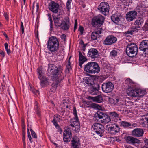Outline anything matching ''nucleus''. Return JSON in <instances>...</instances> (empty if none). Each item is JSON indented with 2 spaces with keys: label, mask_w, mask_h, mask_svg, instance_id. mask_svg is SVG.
Returning a JSON list of instances; mask_svg holds the SVG:
<instances>
[{
  "label": "nucleus",
  "mask_w": 148,
  "mask_h": 148,
  "mask_svg": "<svg viewBox=\"0 0 148 148\" xmlns=\"http://www.w3.org/2000/svg\"><path fill=\"white\" fill-rule=\"evenodd\" d=\"M47 71L48 75L50 76L55 81L52 84V89H53V91L54 92L59 83L64 79L63 68L60 65L57 67L54 64H50L48 65Z\"/></svg>",
  "instance_id": "obj_1"
},
{
  "label": "nucleus",
  "mask_w": 148,
  "mask_h": 148,
  "mask_svg": "<svg viewBox=\"0 0 148 148\" xmlns=\"http://www.w3.org/2000/svg\"><path fill=\"white\" fill-rule=\"evenodd\" d=\"M125 85L127 87V93L128 95L134 97H141L145 94V91L140 89L136 88L135 83L130 78L127 79L125 81Z\"/></svg>",
  "instance_id": "obj_2"
},
{
  "label": "nucleus",
  "mask_w": 148,
  "mask_h": 148,
  "mask_svg": "<svg viewBox=\"0 0 148 148\" xmlns=\"http://www.w3.org/2000/svg\"><path fill=\"white\" fill-rule=\"evenodd\" d=\"M84 71L90 74H95L99 73L100 68L97 62H90L84 66Z\"/></svg>",
  "instance_id": "obj_3"
},
{
  "label": "nucleus",
  "mask_w": 148,
  "mask_h": 148,
  "mask_svg": "<svg viewBox=\"0 0 148 148\" xmlns=\"http://www.w3.org/2000/svg\"><path fill=\"white\" fill-rule=\"evenodd\" d=\"M59 47V40L55 36H51L48 40L47 48L48 49L53 53L58 51Z\"/></svg>",
  "instance_id": "obj_4"
},
{
  "label": "nucleus",
  "mask_w": 148,
  "mask_h": 148,
  "mask_svg": "<svg viewBox=\"0 0 148 148\" xmlns=\"http://www.w3.org/2000/svg\"><path fill=\"white\" fill-rule=\"evenodd\" d=\"M37 72L38 78L40 81L41 86L42 87H45L49 85V80L44 75L42 71V68L41 67L38 68Z\"/></svg>",
  "instance_id": "obj_5"
},
{
  "label": "nucleus",
  "mask_w": 148,
  "mask_h": 148,
  "mask_svg": "<svg viewBox=\"0 0 148 148\" xmlns=\"http://www.w3.org/2000/svg\"><path fill=\"white\" fill-rule=\"evenodd\" d=\"M105 19V17L102 15L98 14L93 17L92 24L93 26L95 27H100L103 23Z\"/></svg>",
  "instance_id": "obj_6"
},
{
  "label": "nucleus",
  "mask_w": 148,
  "mask_h": 148,
  "mask_svg": "<svg viewBox=\"0 0 148 148\" xmlns=\"http://www.w3.org/2000/svg\"><path fill=\"white\" fill-rule=\"evenodd\" d=\"M97 9L100 13L106 16L109 12V6L107 2H103L100 4Z\"/></svg>",
  "instance_id": "obj_7"
},
{
  "label": "nucleus",
  "mask_w": 148,
  "mask_h": 148,
  "mask_svg": "<svg viewBox=\"0 0 148 148\" xmlns=\"http://www.w3.org/2000/svg\"><path fill=\"white\" fill-rule=\"evenodd\" d=\"M138 51L137 45L134 43H131L128 45L126 49V53L127 55L130 57H132L131 55L136 54Z\"/></svg>",
  "instance_id": "obj_8"
},
{
  "label": "nucleus",
  "mask_w": 148,
  "mask_h": 148,
  "mask_svg": "<svg viewBox=\"0 0 148 148\" xmlns=\"http://www.w3.org/2000/svg\"><path fill=\"white\" fill-rule=\"evenodd\" d=\"M69 127H71L73 130L75 132H78L80 129V126L78 118H73L70 121Z\"/></svg>",
  "instance_id": "obj_9"
},
{
  "label": "nucleus",
  "mask_w": 148,
  "mask_h": 148,
  "mask_svg": "<svg viewBox=\"0 0 148 148\" xmlns=\"http://www.w3.org/2000/svg\"><path fill=\"white\" fill-rule=\"evenodd\" d=\"M92 128L95 131L99 136L101 137L103 136L104 127L102 125L99 123H94L92 126Z\"/></svg>",
  "instance_id": "obj_10"
},
{
  "label": "nucleus",
  "mask_w": 148,
  "mask_h": 148,
  "mask_svg": "<svg viewBox=\"0 0 148 148\" xmlns=\"http://www.w3.org/2000/svg\"><path fill=\"white\" fill-rule=\"evenodd\" d=\"M109 101L111 104L115 106H125L126 104L125 101L122 100L121 98L118 97L112 98H110Z\"/></svg>",
  "instance_id": "obj_11"
},
{
  "label": "nucleus",
  "mask_w": 148,
  "mask_h": 148,
  "mask_svg": "<svg viewBox=\"0 0 148 148\" xmlns=\"http://www.w3.org/2000/svg\"><path fill=\"white\" fill-rule=\"evenodd\" d=\"M71 127H68L63 133V140L64 142H69L72 138Z\"/></svg>",
  "instance_id": "obj_12"
},
{
  "label": "nucleus",
  "mask_w": 148,
  "mask_h": 148,
  "mask_svg": "<svg viewBox=\"0 0 148 148\" xmlns=\"http://www.w3.org/2000/svg\"><path fill=\"white\" fill-rule=\"evenodd\" d=\"M114 88V85L111 82L104 83L102 85V90L106 93L111 92L113 90Z\"/></svg>",
  "instance_id": "obj_13"
},
{
  "label": "nucleus",
  "mask_w": 148,
  "mask_h": 148,
  "mask_svg": "<svg viewBox=\"0 0 148 148\" xmlns=\"http://www.w3.org/2000/svg\"><path fill=\"white\" fill-rule=\"evenodd\" d=\"M117 39L112 35L108 36L104 41L103 44L105 45H110L115 43L117 41Z\"/></svg>",
  "instance_id": "obj_14"
},
{
  "label": "nucleus",
  "mask_w": 148,
  "mask_h": 148,
  "mask_svg": "<svg viewBox=\"0 0 148 148\" xmlns=\"http://www.w3.org/2000/svg\"><path fill=\"white\" fill-rule=\"evenodd\" d=\"M137 16V12L135 11H131L127 12L125 16L127 21H130L135 19Z\"/></svg>",
  "instance_id": "obj_15"
},
{
  "label": "nucleus",
  "mask_w": 148,
  "mask_h": 148,
  "mask_svg": "<svg viewBox=\"0 0 148 148\" xmlns=\"http://www.w3.org/2000/svg\"><path fill=\"white\" fill-rule=\"evenodd\" d=\"M126 142L128 144L134 145L141 143L140 140L134 137L131 136H126L124 138Z\"/></svg>",
  "instance_id": "obj_16"
},
{
  "label": "nucleus",
  "mask_w": 148,
  "mask_h": 148,
  "mask_svg": "<svg viewBox=\"0 0 148 148\" xmlns=\"http://www.w3.org/2000/svg\"><path fill=\"white\" fill-rule=\"evenodd\" d=\"M88 56L91 59L97 58L99 56V52L95 48H91L89 50Z\"/></svg>",
  "instance_id": "obj_17"
},
{
  "label": "nucleus",
  "mask_w": 148,
  "mask_h": 148,
  "mask_svg": "<svg viewBox=\"0 0 148 148\" xmlns=\"http://www.w3.org/2000/svg\"><path fill=\"white\" fill-rule=\"evenodd\" d=\"M139 49L143 51L145 53H148V40H143L141 42L140 45Z\"/></svg>",
  "instance_id": "obj_18"
},
{
  "label": "nucleus",
  "mask_w": 148,
  "mask_h": 148,
  "mask_svg": "<svg viewBox=\"0 0 148 148\" xmlns=\"http://www.w3.org/2000/svg\"><path fill=\"white\" fill-rule=\"evenodd\" d=\"M59 5L54 1H51L49 4V9L53 13H56L58 11Z\"/></svg>",
  "instance_id": "obj_19"
},
{
  "label": "nucleus",
  "mask_w": 148,
  "mask_h": 148,
  "mask_svg": "<svg viewBox=\"0 0 148 148\" xmlns=\"http://www.w3.org/2000/svg\"><path fill=\"white\" fill-rule=\"evenodd\" d=\"M144 131L141 128H136L133 130L132 132V136L136 137H140L143 134Z\"/></svg>",
  "instance_id": "obj_20"
},
{
  "label": "nucleus",
  "mask_w": 148,
  "mask_h": 148,
  "mask_svg": "<svg viewBox=\"0 0 148 148\" xmlns=\"http://www.w3.org/2000/svg\"><path fill=\"white\" fill-rule=\"evenodd\" d=\"M109 116L110 117L112 123L116 122L118 120V118H119V114L115 111H113L109 113Z\"/></svg>",
  "instance_id": "obj_21"
},
{
  "label": "nucleus",
  "mask_w": 148,
  "mask_h": 148,
  "mask_svg": "<svg viewBox=\"0 0 148 148\" xmlns=\"http://www.w3.org/2000/svg\"><path fill=\"white\" fill-rule=\"evenodd\" d=\"M71 145L73 148H79L80 144L79 139L76 136L73 137L71 141Z\"/></svg>",
  "instance_id": "obj_22"
},
{
  "label": "nucleus",
  "mask_w": 148,
  "mask_h": 148,
  "mask_svg": "<svg viewBox=\"0 0 148 148\" xmlns=\"http://www.w3.org/2000/svg\"><path fill=\"white\" fill-rule=\"evenodd\" d=\"M22 139L23 142V145L25 146L26 145L25 141V123L24 122V119L23 117L22 118Z\"/></svg>",
  "instance_id": "obj_23"
},
{
  "label": "nucleus",
  "mask_w": 148,
  "mask_h": 148,
  "mask_svg": "<svg viewBox=\"0 0 148 148\" xmlns=\"http://www.w3.org/2000/svg\"><path fill=\"white\" fill-rule=\"evenodd\" d=\"M120 129L118 125L114 123L113 124L111 127H109L108 130L110 133L115 134L119 132Z\"/></svg>",
  "instance_id": "obj_24"
},
{
  "label": "nucleus",
  "mask_w": 148,
  "mask_h": 148,
  "mask_svg": "<svg viewBox=\"0 0 148 148\" xmlns=\"http://www.w3.org/2000/svg\"><path fill=\"white\" fill-rule=\"evenodd\" d=\"M70 25L69 20L66 19L62 21L60 24V27L63 29L67 30L69 28Z\"/></svg>",
  "instance_id": "obj_25"
},
{
  "label": "nucleus",
  "mask_w": 148,
  "mask_h": 148,
  "mask_svg": "<svg viewBox=\"0 0 148 148\" xmlns=\"http://www.w3.org/2000/svg\"><path fill=\"white\" fill-rule=\"evenodd\" d=\"M61 120L60 116L58 114H56L54 115L53 119L52 122L57 129L60 128L59 125L58 124V122H60Z\"/></svg>",
  "instance_id": "obj_26"
},
{
  "label": "nucleus",
  "mask_w": 148,
  "mask_h": 148,
  "mask_svg": "<svg viewBox=\"0 0 148 148\" xmlns=\"http://www.w3.org/2000/svg\"><path fill=\"white\" fill-rule=\"evenodd\" d=\"M82 53L80 51H79V66L81 67H82V64L85 62L87 60L85 56L84 55V53L83 52Z\"/></svg>",
  "instance_id": "obj_27"
},
{
  "label": "nucleus",
  "mask_w": 148,
  "mask_h": 148,
  "mask_svg": "<svg viewBox=\"0 0 148 148\" xmlns=\"http://www.w3.org/2000/svg\"><path fill=\"white\" fill-rule=\"evenodd\" d=\"M99 88V85L96 84H95L91 88L90 93L93 95H96L98 92Z\"/></svg>",
  "instance_id": "obj_28"
},
{
  "label": "nucleus",
  "mask_w": 148,
  "mask_h": 148,
  "mask_svg": "<svg viewBox=\"0 0 148 148\" xmlns=\"http://www.w3.org/2000/svg\"><path fill=\"white\" fill-rule=\"evenodd\" d=\"M88 98L89 99L92 100L93 101L98 103H100L103 101V98L100 95L95 97L89 96Z\"/></svg>",
  "instance_id": "obj_29"
},
{
  "label": "nucleus",
  "mask_w": 148,
  "mask_h": 148,
  "mask_svg": "<svg viewBox=\"0 0 148 148\" xmlns=\"http://www.w3.org/2000/svg\"><path fill=\"white\" fill-rule=\"evenodd\" d=\"M103 118V119L101 120V123L102 124H106L110 122L112 123V121L111 120V119H110L109 115L107 114H106L104 117V118Z\"/></svg>",
  "instance_id": "obj_30"
},
{
  "label": "nucleus",
  "mask_w": 148,
  "mask_h": 148,
  "mask_svg": "<svg viewBox=\"0 0 148 148\" xmlns=\"http://www.w3.org/2000/svg\"><path fill=\"white\" fill-rule=\"evenodd\" d=\"M111 19L112 21L117 25L120 23V20L118 16L115 14H113L111 16Z\"/></svg>",
  "instance_id": "obj_31"
},
{
  "label": "nucleus",
  "mask_w": 148,
  "mask_h": 148,
  "mask_svg": "<svg viewBox=\"0 0 148 148\" xmlns=\"http://www.w3.org/2000/svg\"><path fill=\"white\" fill-rule=\"evenodd\" d=\"M140 123L143 126H145L147 123H148V114L145 117L140 119Z\"/></svg>",
  "instance_id": "obj_32"
},
{
  "label": "nucleus",
  "mask_w": 148,
  "mask_h": 148,
  "mask_svg": "<svg viewBox=\"0 0 148 148\" xmlns=\"http://www.w3.org/2000/svg\"><path fill=\"white\" fill-rule=\"evenodd\" d=\"M106 114L100 111H98L95 114L94 117L95 118H98L99 119L104 118V117Z\"/></svg>",
  "instance_id": "obj_33"
},
{
  "label": "nucleus",
  "mask_w": 148,
  "mask_h": 148,
  "mask_svg": "<svg viewBox=\"0 0 148 148\" xmlns=\"http://www.w3.org/2000/svg\"><path fill=\"white\" fill-rule=\"evenodd\" d=\"M120 124L121 126L124 127H128L131 126V124L127 122L121 121L120 122Z\"/></svg>",
  "instance_id": "obj_34"
},
{
  "label": "nucleus",
  "mask_w": 148,
  "mask_h": 148,
  "mask_svg": "<svg viewBox=\"0 0 148 148\" xmlns=\"http://www.w3.org/2000/svg\"><path fill=\"white\" fill-rule=\"evenodd\" d=\"M86 83L89 86H92L95 84L93 80L92 79L88 77L86 79Z\"/></svg>",
  "instance_id": "obj_35"
},
{
  "label": "nucleus",
  "mask_w": 148,
  "mask_h": 148,
  "mask_svg": "<svg viewBox=\"0 0 148 148\" xmlns=\"http://www.w3.org/2000/svg\"><path fill=\"white\" fill-rule=\"evenodd\" d=\"M53 18L55 26H60L61 23H60V19L58 17H53Z\"/></svg>",
  "instance_id": "obj_36"
},
{
  "label": "nucleus",
  "mask_w": 148,
  "mask_h": 148,
  "mask_svg": "<svg viewBox=\"0 0 148 148\" xmlns=\"http://www.w3.org/2000/svg\"><path fill=\"white\" fill-rule=\"evenodd\" d=\"M143 19L141 18L140 17L134 23L135 24L137 25H138L137 26H138L139 25L143 23Z\"/></svg>",
  "instance_id": "obj_37"
},
{
  "label": "nucleus",
  "mask_w": 148,
  "mask_h": 148,
  "mask_svg": "<svg viewBox=\"0 0 148 148\" xmlns=\"http://www.w3.org/2000/svg\"><path fill=\"white\" fill-rule=\"evenodd\" d=\"M99 36L96 32H93L91 35V38L92 40H97Z\"/></svg>",
  "instance_id": "obj_38"
},
{
  "label": "nucleus",
  "mask_w": 148,
  "mask_h": 148,
  "mask_svg": "<svg viewBox=\"0 0 148 148\" xmlns=\"http://www.w3.org/2000/svg\"><path fill=\"white\" fill-rule=\"evenodd\" d=\"M140 27L138 26H133L131 29L133 33L134 32H138V31L139 30Z\"/></svg>",
  "instance_id": "obj_39"
},
{
  "label": "nucleus",
  "mask_w": 148,
  "mask_h": 148,
  "mask_svg": "<svg viewBox=\"0 0 148 148\" xmlns=\"http://www.w3.org/2000/svg\"><path fill=\"white\" fill-rule=\"evenodd\" d=\"M117 52L115 50H112L110 53V55L111 56L114 57L117 55Z\"/></svg>",
  "instance_id": "obj_40"
},
{
  "label": "nucleus",
  "mask_w": 148,
  "mask_h": 148,
  "mask_svg": "<svg viewBox=\"0 0 148 148\" xmlns=\"http://www.w3.org/2000/svg\"><path fill=\"white\" fill-rule=\"evenodd\" d=\"M5 49L8 54H9L11 53V51L8 48V45L7 43H5L4 44Z\"/></svg>",
  "instance_id": "obj_41"
},
{
  "label": "nucleus",
  "mask_w": 148,
  "mask_h": 148,
  "mask_svg": "<svg viewBox=\"0 0 148 148\" xmlns=\"http://www.w3.org/2000/svg\"><path fill=\"white\" fill-rule=\"evenodd\" d=\"M91 106L93 108H96L99 109H100L101 108V106L99 105L94 103L92 104Z\"/></svg>",
  "instance_id": "obj_42"
},
{
  "label": "nucleus",
  "mask_w": 148,
  "mask_h": 148,
  "mask_svg": "<svg viewBox=\"0 0 148 148\" xmlns=\"http://www.w3.org/2000/svg\"><path fill=\"white\" fill-rule=\"evenodd\" d=\"M73 113L75 117L74 118H78L77 114L76 108L75 107H74L73 108Z\"/></svg>",
  "instance_id": "obj_43"
},
{
  "label": "nucleus",
  "mask_w": 148,
  "mask_h": 148,
  "mask_svg": "<svg viewBox=\"0 0 148 148\" xmlns=\"http://www.w3.org/2000/svg\"><path fill=\"white\" fill-rule=\"evenodd\" d=\"M30 131L31 132V134L32 137L34 138H37V136L34 131L32 129L30 130Z\"/></svg>",
  "instance_id": "obj_44"
},
{
  "label": "nucleus",
  "mask_w": 148,
  "mask_h": 148,
  "mask_svg": "<svg viewBox=\"0 0 148 148\" xmlns=\"http://www.w3.org/2000/svg\"><path fill=\"white\" fill-rule=\"evenodd\" d=\"M6 78H3V83L1 84L2 88L3 90L5 89V84H6Z\"/></svg>",
  "instance_id": "obj_45"
},
{
  "label": "nucleus",
  "mask_w": 148,
  "mask_h": 148,
  "mask_svg": "<svg viewBox=\"0 0 148 148\" xmlns=\"http://www.w3.org/2000/svg\"><path fill=\"white\" fill-rule=\"evenodd\" d=\"M21 32L22 34H23L24 32V26L23 25V23L22 22H21Z\"/></svg>",
  "instance_id": "obj_46"
},
{
  "label": "nucleus",
  "mask_w": 148,
  "mask_h": 148,
  "mask_svg": "<svg viewBox=\"0 0 148 148\" xmlns=\"http://www.w3.org/2000/svg\"><path fill=\"white\" fill-rule=\"evenodd\" d=\"M132 33H133L131 29L130 30H128L125 33V35H126L127 36H129L130 34L132 35Z\"/></svg>",
  "instance_id": "obj_47"
},
{
  "label": "nucleus",
  "mask_w": 148,
  "mask_h": 148,
  "mask_svg": "<svg viewBox=\"0 0 148 148\" xmlns=\"http://www.w3.org/2000/svg\"><path fill=\"white\" fill-rule=\"evenodd\" d=\"M79 30L80 31V34L82 35L83 34V31H84V28L83 27L81 26H80L79 28Z\"/></svg>",
  "instance_id": "obj_48"
},
{
  "label": "nucleus",
  "mask_w": 148,
  "mask_h": 148,
  "mask_svg": "<svg viewBox=\"0 0 148 148\" xmlns=\"http://www.w3.org/2000/svg\"><path fill=\"white\" fill-rule=\"evenodd\" d=\"M61 38L64 41H65L66 40V36L64 34H63L61 35Z\"/></svg>",
  "instance_id": "obj_49"
},
{
  "label": "nucleus",
  "mask_w": 148,
  "mask_h": 148,
  "mask_svg": "<svg viewBox=\"0 0 148 148\" xmlns=\"http://www.w3.org/2000/svg\"><path fill=\"white\" fill-rule=\"evenodd\" d=\"M27 133H28V137L29 139V140L31 142H32V141H31L32 138H31V135H30V134L29 132V130L28 129Z\"/></svg>",
  "instance_id": "obj_50"
},
{
  "label": "nucleus",
  "mask_w": 148,
  "mask_h": 148,
  "mask_svg": "<svg viewBox=\"0 0 148 148\" xmlns=\"http://www.w3.org/2000/svg\"><path fill=\"white\" fill-rule=\"evenodd\" d=\"M66 71H68V72H69L72 69V68L71 66H66Z\"/></svg>",
  "instance_id": "obj_51"
},
{
  "label": "nucleus",
  "mask_w": 148,
  "mask_h": 148,
  "mask_svg": "<svg viewBox=\"0 0 148 148\" xmlns=\"http://www.w3.org/2000/svg\"><path fill=\"white\" fill-rule=\"evenodd\" d=\"M101 29H102L101 28L99 29L97 31L95 32H96L98 36H99V35L101 34Z\"/></svg>",
  "instance_id": "obj_52"
},
{
  "label": "nucleus",
  "mask_w": 148,
  "mask_h": 148,
  "mask_svg": "<svg viewBox=\"0 0 148 148\" xmlns=\"http://www.w3.org/2000/svg\"><path fill=\"white\" fill-rule=\"evenodd\" d=\"M4 17H5V19L7 20V21H8V20H9V18L8 16V15H7V13L5 12L4 13Z\"/></svg>",
  "instance_id": "obj_53"
},
{
  "label": "nucleus",
  "mask_w": 148,
  "mask_h": 148,
  "mask_svg": "<svg viewBox=\"0 0 148 148\" xmlns=\"http://www.w3.org/2000/svg\"><path fill=\"white\" fill-rule=\"evenodd\" d=\"M48 16L49 19L50 21V23H53V21L52 19L51 16V15L50 14H49L48 15Z\"/></svg>",
  "instance_id": "obj_54"
},
{
  "label": "nucleus",
  "mask_w": 148,
  "mask_h": 148,
  "mask_svg": "<svg viewBox=\"0 0 148 148\" xmlns=\"http://www.w3.org/2000/svg\"><path fill=\"white\" fill-rule=\"evenodd\" d=\"M48 16L49 19L50 21V23H53V21L52 19L51 16V15L50 14H49L48 15Z\"/></svg>",
  "instance_id": "obj_55"
},
{
  "label": "nucleus",
  "mask_w": 148,
  "mask_h": 148,
  "mask_svg": "<svg viewBox=\"0 0 148 148\" xmlns=\"http://www.w3.org/2000/svg\"><path fill=\"white\" fill-rule=\"evenodd\" d=\"M0 54L2 56V58H3L5 57V53L3 51H0Z\"/></svg>",
  "instance_id": "obj_56"
},
{
  "label": "nucleus",
  "mask_w": 148,
  "mask_h": 148,
  "mask_svg": "<svg viewBox=\"0 0 148 148\" xmlns=\"http://www.w3.org/2000/svg\"><path fill=\"white\" fill-rule=\"evenodd\" d=\"M144 142L145 143V145L144 146H145L146 147H148V139H146L145 140Z\"/></svg>",
  "instance_id": "obj_57"
},
{
  "label": "nucleus",
  "mask_w": 148,
  "mask_h": 148,
  "mask_svg": "<svg viewBox=\"0 0 148 148\" xmlns=\"http://www.w3.org/2000/svg\"><path fill=\"white\" fill-rule=\"evenodd\" d=\"M66 5L67 9L69 10L70 8V3H66Z\"/></svg>",
  "instance_id": "obj_58"
},
{
  "label": "nucleus",
  "mask_w": 148,
  "mask_h": 148,
  "mask_svg": "<svg viewBox=\"0 0 148 148\" xmlns=\"http://www.w3.org/2000/svg\"><path fill=\"white\" fill-rule=\"evenodd\" d=\"M71 58V57L70 56L69 58V60H68V62H67V64H66V66H71V63H70V59Z\"/></svg>",
  "instance_id": "obj_59"
},
{
  "label": "nucleus",
  "mask_w": 148,
  "mask_h": 148,
  "mask_svg": "<svg viewBox=\"0 0 148 148\" xmlns=\"http://www.w3.org/2000/svg\"><path fill=\"white\" fill-rule=\"evenodd\" d=\"M50 30L52 31L53 29V23H50Z\"/></svg>",
  "instance_id": "obj_60"
},
{
  "label": "nucleus",
  "mask_w": 148,
  "mask_h": 148,
  "mask_svg": "<svg viewBox=\"0 0 148 148\" xmlns=\"http://www.w3.org/2000/svg\"><path fill=\"white\" fill-rule=\"evenodd\" d=\"M36 112H37V114L38 116H40V111L39 110H38V109L37 110Z\"/></svg>",
  "instance_id": "obj_61"
},
{
  "label": "nucleus",
  "mask_w": 148,
  "mask_h": 148,
  "mask_svg": "<svg viewBox=\"0 0 148 148\" xmlns=\"http://www.w3.org/2000/svg\"><path fill=\"white\" fill-rule=\"evenodd\" d=\"M79 44L80 45H82L84 44V42L82 40H81L80 41Z\"/></svg>",
  "instance_id": "obj_62"
},
{
  "label": "nucleus",
  "mask_w": 148,
  "mask_h": 148,
  "mask_svg": "<svg viewBox=\"0 0 148 148\" xmlns=\"http://www.w3.org/2000/svg\"><path fill=\"white\" fill-rule=\"evenodd\" d=\"M77 19H75V21L74 26H77Z\"/></svg>",
  "instance_id": "obj_63"
},
{
  "label": "nucleus",
  "mask_w": 148,
  "mask_h": 148,
  "mask_svg": "<svg viewBox=\"0 0 148 148\" xmlns=\"http://www.w3.org/2000/svg\"><path fill=\"white\" fill-rule=\"evenodd\" d=\"M35 91H36V93H34L36 95H37V94L39 95V91L36 90H35Z\"/></svg>",
  "instance_id": "obj_64"
}]
</instances>
